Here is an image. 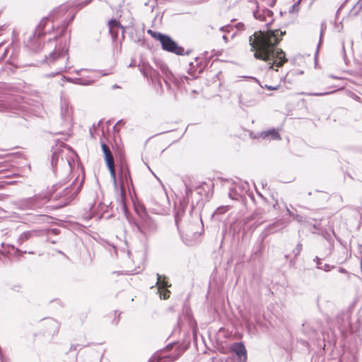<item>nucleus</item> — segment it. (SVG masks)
<instances>
[{"instance_id":"obj_1","label":"nucleus","mask_w":362,"mask_h":362,"mask_svg":"<svg viewBox=\"0 0 362 362\" xmlns=\"http://www.w3.org/2000/svg\"><path fill=\"white\" fill-rule=\"evenodd\" d=\"M285 34L286 31L269 30L255 32L249 37L250 51L254 52L255 58L269 62L270 66L267 70V74L272 72L274 65L280 67L287 62L283 50L276 48L281 40V37Z\"/></svg>"},{"instance_id":"obj_2","label":"nucleus","mask_w":362,"mask_h":362,"mask_svg":"<svg viewBox=\"0 0 362 362\" xmlns=\"http://www.w3.org/2000/svg\"><path fill=\"white\" fill-rule=\"evenodd\" d=\"M63 11V8L54 10L49 16L45 17L41 20L36 27L35 32L29 36L27 40L26 45L30 49L35 52L40 51L41 47L40 38L45 35L50 33L52 31L59 32V34H57L53 39H49L48 40L47 45L44 46L46 49H47V47H48L49 44H54V42L64 33L70 21L74 19V16H72L67 23H64L62 26H59L54 29V23L59 18Z\"/></svg>"},{"instance_id":"obj_3","label":"nucleus","mask_w":362,"mask_h":362,"mask_svg":"<svg viewBox=\"0 0 362 362\" xmlns=\"http://www.w3.org/2000/svg\"><path fill=\"white\" fill-rule=\"evenodd\" d=\"M64 59V64L58 67V70L57 72H52L47 74L49 77H54L60 73L66 71L67 70L71 68V66L69 65V56L68 54V48L65 45L64 47L57 48L55 47L52 52H49L47 54H45L44 61L49 65L54 64Z\"/></svg>"},{"instance_id":"obj_4","label":"nucleus","mask_w":362,"mask_h":362,"mask_svg":"<svg viewBox=\"0 0 362 362\" xmlns=\"http://www.w3.org/2000/svg\"><path fill=\"white\" fill-rule=\"evenodd\" d=\"M141 238L144 241L157 232L158 226L156 223L146 213L139 214V219L134 222Z\"/></svg>"},{"instance_id":"obj_5","label":"nucleus","mask_w":362,"mask_h":362,"mask_svg":"<svg viewBox=\"0 0 362 362\" xmlns=\"http://www.w3.org/2000/svg\"><path fill=\"white\" fill-rule=\"evenodd\" d=\"M60 118L62 119L61 125L64 129H71L73 126V109L69 105V101L65 98L61 99Z\"/></svg>"},{"instance_id":"obj_6","label":"nucleus","mask_w":362,"mask_h":362,"mask_svg":"<svg viewBox=\"0 0 362 362\" xmlns=\"http://www.w3.org/2000/svg\"><path fill=\"white\" fill-rule=\"evenodd\" d=\"M249 1L256 7V10L253 11L255 18L265 22L266 25L269 26L274 21L273 12L268 8H259L256 0H250Z\"/></svg>"},{"instance_id":"obj_7","label":"nucleus","mask_w":362,"mask_h":362,"mask_svg":"<svg viewBox=\"0 0 362 362\" xmlns=\"http://www.w3.org/2000/svg\"><path fill=\"white\" fill-rule=\"evenodd\" d=\"M73 185H74L71 184L69 187H66L59 194H56L54 197V199H58L59 198L62 199L61 204L58 206L59 208L68 205L78 194L80 190V187L75 189V187Z\"/></svg>"},{"instance_id":"obj_8","label":"nucleus","mask_w":362,"mask_h":362,"mask_svg":"<svg viewBox=\"0 0 362 362\" xmlns=\"http://www.w3.org/2000/svg\"><path fill=\"white\" fill-rule=\"evenodd\" d=\"M162 49L176 54L177 55L189 54V51L185 52L182 47L179 46L175 41H174L170 36L166 35L160 42Z\"/></svg>"},{"instance_id":"obj_9","label":"nucleus","mask_w":362,"mask_h":362,"mask_svg":"<svg viewBox=\"0 0 362 362\" xmlns=\"http://www.w3.org/2000/svg\"><path fill=\"white\" fill-rule=\"evenodd\" d=\"M119 182L120 185V189L122 196L124 194L125 185L128 187L129 185H132V178L130 176L129 171L125 163H122L120 165V171L119 174Z\"/></svg>"},{"instance_id":"obj_10","label":"nucleus","mask_w":362,"mask_h":362,"mask_svg":"<svg viewBox=\"0 0 362 362\" xmlns=\"http://www.w3.org/2000/svg\"><path fill=\"white\" fill-rule=\"evenodd\" d=\"M51 199L48 194L42 193L30 197L31 210H36L43 207Z\"/></svg>"},{"instance_id":"obj_11","label":"nucleus","mask_w":362,"mask_h":362,"mask_svg":"<svg viewBox=\"0 0 362 362\" xmlns=\"http://www.w3.org/2000/svg\"><path fill=\"white\" fill-rule=\"evenodd\" d=\"M157 281L156 285L160 291V296L161 298L168 299L170 297V291L166 289L169 286L168 282L165 281V276L156 274Z\"/></svg>"},{"instance_id":"obj_12","label":"nucleus","mask_w":362,"mask_h":362,"mask_svg":"<svg viewBox=\"0 0 362 362\" xmlns=\"http://www.w3.org/2000/svg\"><path fill=\"white\" fill-rule=\"evenodd\" d=\"M139 69L144 77L150 78L152 81H156L158 76V71L151 67L149 64L143 63L138 65Z\"/></svg>"},{"instance_id":"obj_13","label":"nucleus","mask_w":362,"mask_h":362,"mask_svg":"<svg viewBox=\"0 0 362 362\" xmlns=\"http://www.w3.org/2000/svg\"><path fill=\"white\" fill-rule=\"evenodd\" d=\"M257 137L266 141L281 140V136L278 130L274 128L269 129L257 133Z\"/></svg>"},{"instance_id":"obj_14","label":"nucleus","mask_w":362,"mask_h":362,"mask_svg":"<svg viewBox=\"0 0 362 362\" xmlns=\"http://www.w3.org/2000/svg\"><path fill=\"white\" fill-rule=\"evenodd\" d=\"M192 193V190L190 187H189L187 185H185V194L183 197V200L181 202L180 205L182 206V209H179L175 214V223L178 224L180 217L185 212V207L187 205L188 199L189 196H191Z\"/></svg>"},{"instance_id":"obj_15","label":"nucleus","mask_w":362,"mask_h":362,"mask_svg":"<svg viewBox=\"0 0 362 362\" xmlns=\"http://www.w3.org/2000/svg\"><path fill=\"white\" fill-rule=\"evenodd\" d=\"M66 80L70 83L76 85H82V86H88L92 84L94 82V79H93L89 76H83L78 78H65Z\"/></svg>"},{"instance_id":"obj_16","label":"nucleus","mask_w":362,"mask_h":362,"mask_svg":"<svg viewBox=\"0 0 362 362\" xmlns=\"http://www.w3.org/2000/svg\"><path fill=\"white\" fill-rule=\"evenodd\" d=\"M108 27L110 33L113 38L115 39L117 37V33H114V29H121L122 37H124V32L126 28L124 26H122L118 21L115 19L110 20L108 22Z\"/></svg>"},{"instance_id":"obj_17","label":"nucleus","mask_w":362,"mask_h":362,"mask_svg":"<svg viewBox=\"0 0 362 362\" xmlns=\"http://www.w3.org/2000/svg\"><path fill=\"white\" fill-rule=\"evenodd\" d=\"M286 226L285 222L282 219H279L272 224H270L265 229L266 235H269L276 232H279Z\"/></svg>"},{"instance_id":"obj_18","label":"nucleus","mask_w":362,"mask_h":362,"mask_svg":"<svg viewBox=\"0 0 362 362\" xmlns=\"http://www.w3.org/2000/svg\"><path fill=\"white\" fill-rule=\"evenodd\" d=\"M101 148L106 165L115 163L114 156L110 147L107 144L102 143Z\"/></svg>"},{"instance_id":"obj_19","label":"nucleus","mask_w":362,"mask_h":362,"mask_svg":"<svg viewBox=\"0 0 362 362\" xmlns=\"http://www.w3.org/2000/svg\"><path fill=\"white\" fill-rule=\"evenodd\" d=\"M40 233L39 230H32L22 233L18 239L20 243H23L25 241L28 240L30 238L34 236H38Z\"/></svg>"},{"instance_id":"obj_20","label":"nucleus","mask_w":362,"mask_h":362,"mask_svg":"<svg viewBox=\"0 0 362 362\" xmlns=\"http://www.w3.org/2000/svg\"><path fill=\"white\" fill-rule=\"evenodd\" d=\"M175 358L172 359L170 356H163L162 354H154L149 360L148 362H171Z\"/></svg>"},{"instance_id":"obj_21","label":"nucleus","mask_w":362,"mask_h":362,"mask_svg":"<svg viewBox=\"0 0 362 362\" xmlns=\"http://www.w3.org/2000/svg\"><path fill=\"white\" fill-rule=\"evenodd\" d=\"M11 49H12V52L10 55L9 59L7 60L8 63H13L11 59L14 56V50L13 48L4 47L3 45H0V60H2L6 58V55L10 52Z\"/></svg>"},{"instance_id":"obj_22","label":"nucleus","mask_w":362,"mask_h":362,"mask_svg":"<svg viewBox=\"0 0 362 362\" xmlns=\"http://www.w3.org/2000/svg\"><path fill=\"white\" fill-rule=\"evenodd\" d=\"M16 206L21 210H31L30 197L17 201Z\"/></svg>"},{"instance_id":"obj_23","label":"nucleus","mask_w":362,"mask_h":362,"mask_svg":"<svg viewBox=\"0 0 362 362\" xmlns=\"http://www.w3.org/2000/svg\"><path fill=\"white\" fill-rule=\"evenodd\" d=\"M127 28L129 29V37L134 42H139L141 40L142 34L141 33H138L133 27H129Z\"/></svg>"},{"instance_id":"obj_24","label":"nucleus","mask_w":362,"mask_h":362,"mask_svg":"<svg viewBox=\"0 0 362 362\" xmlns=\"http://www.w3.org/2000/svg\"><path fill=\"white\" fill-rule=\"evenodd\" d=\"M93 0H75L73 1L71 6L78 9H81L90 4Z\"/></svg>"},{"instance_id":"obj_25","label":"nucleus","mask_w":362,"mask_h":362,"mask_svg":"<svg viewBox=\"0 0 362 362\" xmlns=\"http://www.w3.org/2000/svg\"><path fill=\"white\" fill-rule=\"evenodd\" d=\"M107 167L110 173L111 178L112 179L114 184L117 185V177L115 168V163L107 164Z\"/></svg>"},{"instance_id":"obj_26","label":"nucleus","mask_w":362,"mask_h":362,"mask_svg":"<svg viewBox=\"0 0 362 362\" xmlns=\"http://www.w3.org/2000/svg\"><path fill=\"white\" fill-rule=\"evenodd\" d=\"M148 33L151 34V35L153 38H155L156 40L160 41V42H161L162 40L164 39V37L167 35H164V34H162L160 33H158V32L153 31L151 30H148Z\"/></svg>"},{"instance_id":"obj_27","label":"nucleus","mask_w":362,"mask_h":362,"mask_svg":"<svg viewBox=\"0 0 362 362\" xmlns=\"http://www.w3.org/2000/svg\"><path fill=\"white\" fill-rule=\"evenodd\" d=\"M48 218L49 216L43 214L35 215L33 216V220L32 221V222L35 223H42L45 222Z\"/></svg>"},{"instance_id":"obj_28","label":"nucleus","mask_w":362,"mask_h":362,"mask_svg":"<svg viewBox=\"0 0 362 362\" xmlns=\"http://www.w3.org/2000/svg\"><path fill=\"white\" fill-rule=\"evenodd\" d=\"M288 214L293 217V219L300 223L303 221V217L298 214H295L293 211H291L288 208L286 209Z\"/></svg>"},{"instance_id":"obj_29","label":"nucleus","mask_w":362,"mask_h":362,"mask_svg":"<svg viewBox=\"0 0 362 362\" xmlns=\"http://www.w3.org/2000/svg\"><path fill=\"white\" fill-rule=\"evenodd\" d=\"M228 210V206H221L216 209V210L214 213V216H217L220 214H225Z\"/></svg>"},{"instance_id":"obj_30","label":"nucleus","mask_w":362,"mask_h":362,"mask_svg":"<svg viewBox=\"0 0 362 362\" xmlns=\"http://www.w3.org/2000/svg\"><path fill=\"white\" fill-rule=\"evenodd\" d=\"M59 157V153H58L56 151H54L52 153V159H51V163H52V167H54L57 164Z\"/></svg>"},{"instance_id":"obj_31","label":"nucleus","mask_w":362,"mask_h":362,"mask_svg":"<svg viewBox=\"0 0 362 362\" xmlns=\"http://www.w3.org/2000/svg\"><path fill=\"white\" fill-rule=\"evenodd\" d=\"M303 245L301 243H298L296 248L293 250V252L294 254V256L296 257L300 255V253L302 251Z\"/></svg>"},{"instance_id":"obj_32","label":"nucleus","mask_w":362,"mask_h":362,"mask_svg":"<svg viewBox=\"0 0 362 362\" xmlns=\"http://www.w3.org/2000/svg\"><path fill=\"white\" fill-rule=\"evenodd\" d=\"M48 323L50 326H52L54 329V332H56L59 329L58 323L54 320H49Z\"/></svg>"},{"instance_id":"obj_33","label":"nucleus","mask_w":362,"mask_h":362,"mask_svg":"<svg viewBox=\"0 0 362 362\" xmlns=\"http://www.w3.org/2000/svg\"><path fill=\"white\" fill-rule=\"evenodd\" d=\"M332 268H334V267H331L329 264H325L323 266H317V269H322L325 272L330 271Z\"/></svg>"},{"instance_id":"obj_34","label":"nucleus","mask_w":362,"mask_h":362,"mask_svg":"<svg viewBox=\"0 0 362 362\" xmlns=\"http://www.w3.org/2000/svg\"><path fill=\"white\" fill-rule=\"evenodd\" d=\"M265 88H267V90H278L279 88L280 87V85L278 84V85H276V86H269V85H265L264 86Z\"/></svg>"},{"instance_id":"obj_35","label":"nucleus","mask_w":362,"mask_h":362,"mask_svg":"<svg viewBox=\"0 0 362 362\" xmlns=\"http://www.w3.org/2000/svg\"><path fill=\"white\" fill-rule=\"evenodd\" d=\"M160 69H161V71H162L163 74H165L166 76H168V74L170 73V71H168V69L165 66V65H162L160 66Z\"/></svg>"},{"instance_id":"obj_36","label":"nucleus","mask_w":362,"mask_h":362,"mask_svg":"<svg viewBox=\"0 0 362 362\" xmlns=\"http://www.w3.org/2000/svg\"><path fill=\"white\" fill-rule=\"evenodd\" d=\"M331 92H329L330 93ZM329 94V93H308V95H315V96H322V95H326Z\"/></svg>"},{"instance_id":"obj_37","label":"nucleus","mask_w":362,"mask_h":362,"mask_svg":"<svg viewBox=\"0 0 362 362\" xmlns=\"http://www.w3.org/2000/svg\"><path fill=\"white\" fill-rule=\"evenodd\" d=\"M325 29V23H322V25H321V33H320V42L319 44H320L321 42V40H322V34H323V32H324V30ZM320 45H318L319 46Z\"/></svg>"},{"instance_id":"obj_38","label":"nucleus","mask_w":362,"mask_h":362,"mask_svg":"<svg viewBox=\"0 0 362 362\" xmlns=\"http://www.w3.org/2000/svg\"><path fill=\"white\" fill-rule=\"evenodd\" d=\"M83 71H89V70L88 69H76V70H74V72L77 74V75H81V73L83 72Z\"/></svg>"},{"instance_id":"obj_39","label":"nucleus","mask_w":362,"mask_h":362,"mask_svg":"<svg viewBox=\"0 0 362 362\" xmlns=\"http://www.w3.org/2000/svg\"><path fill=\"white\" fill-rule=\"evenodd\" d=\"M229 29H230L229 25L222 26L220 28V30H221L223 32H229Z\"/></svg>"},{"instance_id":"obj_40","label":"nucleus","mask_w":362,"mask_h":362,"mask_svg":"<svg viewBox=\"0 0 362 362\" xmlns=\"http://www.w3.org/2000/svg\"><path fill=\"white\" fill-rule=\"evenodd\" d=\"M314 262H315L317 267L321 266L322 264L321 259L318 257H315V258L314 259Z\"/></svg>"},{"instance_id":"obj_41","label":"nucleus","mask_w":362,"mask_h":362,"mask_svg":"<svg viewBox=\"0 0 362 362\" xmlns=\"http://www.w3.org/2000/svg\"><path fill=\"white\" fill-rule=\"evenodd\" d=\"M6 109L5 105L2 103H0V112L5 111Z\"/></svg>"},{"instance_id":"obj_42","label":"nucleus","mask_w":362,"mask_h":362,"mask_svg":"<svg viewBox=\"0 0 362 362\" xmlns=\"http://www.w3.org/2000/svg\"><path fill=\"white\" fill-rule=\"evenodd\" d=\"M239 103L240 105H245V103L243 101V98L242 95L239 96ZM246 105H247L246 104Z\"/></svg>"},{"instance_id":"obj_43","label":"nucleus","mask_w":362,"mask_h":362,"mask_svg":"<svg viewBox=\"0 0 362 362\" xmlns=\"http://www.w3.org/2000/svg\"><path fill=\"white\" fill-rule=\"evenodd\" d=\"M65 45L69 49V45H67L66 42L64 43V45H59V47H57V45L54 44V47H57V48H59V47H61V48L64 47ZM51 47H53V45H51Z\"/></svg>"},{"instance_id":"obj_44","label":"nucleus","mask_w":362,"mask_h":362,"mask_svg":"<svg viewBox=\"0 0 362 362\" xmlns=\"http://www.w3.org/2000/svg\"><path fill=\"white\" fill-rule=\"evenodd\" d=\"M222 38L226 42H228V38L226 35H223Z\"/></svg>"},{"instance_id":"obj_45","label":"nucleus","mask_w":362,"mask_h":362,"mask_svg":"<svg viewBox=\"0 0 362 362\" xmlns=\"http://www.w3.org/2000/svg\"><path fill=\"white\" fill-rule=\"evenodd\" d=\"M124 124V122H123L122 120H119V121L117 122V124L114 127V129H116V126H117V124Z\"/></svg>"},{"instance_id":"obj_46","label":"nucleus","mask_w":362,"mask_h":362,"mask_svg":"<svg viewBox=\"0 0 362 362\" xmlns=\"http://www.w3.org/2000/svg\"><path fill=\"white\" fill-rule=\"evenodd\" d=\"M339 272L344 273V274L347 273L346 270L345 269H344V268H341V267L339 269Z\"/></svg>"},{"instance_id":"obj_47","label":"nucleus","mask_w":362,"mask_h":362,"mask_svg":"<svg viewBox=\"0 0 362 362\" xmlns=\"http://www.w3.org/2000/svg\"><path fill=\"white\" fill-rule=\"evenodd\" d=\"M16 253H23V252H21V250H19L18 249H16ZM26 252H23V253H25Z\"/></svg>"},{"instance_id":"obj_48","label":"nucleus","mask_w":362,"mask_h":362,"mask_svg":"<svg viewBox=\"0 0 362 362\" xmlns=\"http://www.w3.org/2000/svg\"><path fill=\"white\" fill-rule=\"evenodd\" d=\"M250 78H252V79H254L256 82H257L259 84V81L257 78H255L254 77H250Z\"/></svg>"},{"instance_id":"obj_49","label":"nucleus","mask_w":362,"mask_h":362,"mask_svg":"<svg viewBox=\"0 0 362 362\" xmlns=\"http://www.w3.org/2000/svg\"><path fill=\"white\" fill-rule=\"evenodd\" d=\"M313 228L317 230L319 229L318 226L316 224L313 225Z\"/></svg>"},{"instance_id":"obj_50","label":"nucleus","mask_w":362,"mask_h":362,"mask_svg":"<svg viewBox=\"0 0 362 362\" xmlns=\"http://www.w3.org/2000/svg\"><path fill=\"white\" fill-rule=\"evenodd\" d=\"M76 349V346H75V345H74V346H71V349H74V350H75Z\"/></svg>"},{"instance_id":"obj_51","label":"nucleus","mask_w":362,"mask_h":362,"mask_svg":"<svg viewBox=\"0 0 362 362\" xmlns=\"http://www.w3.org/2000/svg\"><path fill=\"white\" fill-rule=\"evenodd\" d=\"M154 177H156L158 179V180L161 182V181L160 180V179L158 177H157V175H154Z\"/></svg>"},{"instance_id":"obj_52","label":"nucleus","mask_w":362,"mask_h":362,"mask_svg":"<svg viewBox=\"0 0 362 362\" xmlns=\"http://www.w3.org/2000/svg\"><path fill=\"white\" fill-rule=\"evenodd\" d=\"M154 177H156L158 179V180L161 182V181L160 180V179L158 177H157V175H154Z\"/></svg>"},{"instance_id":"obj_53","label":"nucleus","mask_w":362,"mask_h":362,"mask_svg":"<svg viewBox=\"0 0 362 362\" xmlns=\"http://www.w3.org/2000/svg\"><path fill=\"white\" fill-rule=\"evenodd\" d=\"M118 30H119V29H114V33H118Z\"/></svg>"},{"instance_id":"obj_54","label":"nucleus","mask_w":362,"mask_h":362,"mask_svg":"<svg viewBox=\"0 0 362 362\" xmlns=\"http://www.w3.org/2000/svg\"><path fill=\"white\" fill-rule=\"evenodd\" d=\"M134 64H133V62H132L130 64H129V66H134Z\"/></svg>"},{"instance_id":"obj_55","label":"nucleus","mask_w":362,"mask_h":362,"mask_svg":"<svg viewBox=\"0 0 362 362\" xmlns=\"http://www.w3.org/2000/svg\"><path fill=\"white\" fill-rule=\"evenodd\" d=\"M354 98H355L356 100H358V99H359V97L356 95V97H355Z\"/></svg>"},{"instance_id":"obj_56","label":"nucleus","mask_w":362,"mask_h":362,"mask_svg":"<svg viewBox=\"0 0 362 362\" xmlns=\"http://www.w3.org/2000/svg\"><path fill=\"white\" fill-rule=\"evenodd\" d=\"M160 183H161V185H162L163 188H164V187H164V185H163L162 182H160Z\"/></svg>"},{"instance_id":"obj_57","label":"nucleus","mask_w":362,"mask_h":362,"mask_svg":"<svg viewBox=\"0 0 362 362\" xmlns=\"http://www.w3.org/2000/svg\"><path fill=\"white\" fill-rule=\"evenodd\" d=\"M275 1L272 2V4H271V6H273L274 4Z\"/></svg>"},{"instance_id":"obj_58","label":"nucleus","mask_w":362,"mask_h":362,"mask_svg":"<svg viewBox=\"0 0 362 362\" xmlns=\"http://www.w3.org/2000/svg\"><path fill=\"white\" fill-rule=\"evenodd\" d=\"M361 2L362 3V0H360V1H358V3H361Z\"/></svg>"}]
</instances>
